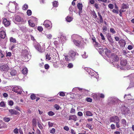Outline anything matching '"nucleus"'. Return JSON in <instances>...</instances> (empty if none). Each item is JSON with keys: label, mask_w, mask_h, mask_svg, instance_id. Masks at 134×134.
Masks as SVG:
<instances>
[{"label": "nucleus", "mask_w": 134, "mask_h": 134, "mask_svg": "<svg viewBox=\"0 0 134 134\" xmlns=\"http://www.w3.org/2000/svg\"><path fill=\"white\" fill-rule=\"evenodd\" d=\"M111 58L113 62H118L119 60V58L116 54L111 52Z\"/></svg>", "instance_id": "nucleus-1"}, {"label": "nucleus", "mask_w": 134, "mask_h": 134, "mask_svg": "<svg viewBox=\"0 0 134 134\" xmlns=\"http://www.w3.org/2000/svg\"><path fill=\"white\" fill-rule=\"evenodd\" d=\"M9 67L8 65L6 64H3L1 66V70L4 71H7L9 70Z\"/></svg>", "instance_id": "nucleus-2"}, {"label": "nucleus", "mask_w": 134, "mask_h": 134, "mask_svg": "<svg viewBox=\"0 0 134 134\" xmlns=\"http://www.w3.org/2000/svg\"><path fill=\"white\" fill-rule=\"evenodd\" d=\"M98 15L99 16V19L97 18L96 21L98 23H102L103 22V18L102 15H100L99 12H98Z\"/></svg>", "instance_id": "nucleus-3"}, {"label": "nucleus", "mask_w": 134, "mask_h": 134, "mask_svg": "<svg viewBox=\"0 0 134 134\" xmlns=\"http://www.w3.org/2000/svg\"><path fill=\"white\" fill-rule=\"evenodd\" d=\"M105 55L108 57H111V58L112 52H111V51L109 50V49H107V48L105 49Z\"/></svg>", "instance_id": "nucleus-4"}, {"label": "nucleus", "mask_w": 134, "mask_h": 134, "mask_svg": "<svg viewBox=\"0 0 134 134\" xmlns=\"http://www.w3.org/2000/svg\"><path fill=\"white\" fill-rule=\"evenodd\" d=\"M69 54L72 58H75V56L76 55H78V53H76V52H74V51H70L69 52Z\"/></svg>", "instance_id": "nucleus-5"}, {"label": "nucleus", "mask_w": 134, "mask_h": 134, "mask_svg": "<svg viewBox=\"0 0 134 134\" xmlns=\"http://www.w3.org/2000/svg\"><path fill=\"white\" fill-rule=\"evenodd\" d=\"M77 8H78L79 10V14H80L82 12V7L83 5L81 3H79L77 4Z\"/></svg>", "instance_id": "nucleus-6"}, {"label": "nucleus", "mask_w": 134, "mask_h": 134, "mask_svg": "<svg viewBox=\"0 0 134 134\" xmlns=\"http://www.w3.org/2000/svg\"><path fill=\"white\" fill-rule=\"evenodd\" d=\"M118 119V116H112L110 118V122H115L116 123Z\"/></svg>", "instance_id": "nucleus-7"}, {"label": "nucleus", "mask_w": 134, "mask_h": 134, "mask_svg": "<svg viewBox=\"0 0 134 134\" xmlns=\"http://www.w3.org/2000/svg\"><path fill=\"white\" fill-rule=\"evenodd\" d=\"M51 24V22L49 20H45L44 22V24L45 27L48 28H51L52 27L50 26V24Z\"/></svg>", "instance_id": "nucleus-8"}, {"label": "nucleus", "mask_w": 134, "mask_h": 134, "mask_svg": "<svg viewBox=\"0 0 134 134\" xmlns=\"http://www.w3.org/2000/svg\"><path fill=\"white\" fill-rule=\"evenodd\" d=\"M119 43L121 47H123L125 46L126 43L124 40H120L119 41Z\"/></svg>", "instance_id": "nucleus-9"}, {"label": "nucleus", "mask_w": 134, "mask_h": 134, "mask_svg": "<svg viewBox=\"0 0 134 134\" xmlns=\"http://www.w3.org/2000/svg\"><path fill=\"white\" fill-rule=\"evenodd\" d=\"M3 23L4 24L5 26H8L10 24V23L9 20H8L7 18H4L3 21Z\"/></svg>", "instance_id": "nucleus-10"}, {"label": "nucleus", "mask_w": 134, "mask_h": 134, "mask_svg": "<svg viewBox=\"0 0 134 134\" xmlns=\"http://www.w3.org/2000/svg\"><path fill=\"white\" fill-rule=\"evenodd\" d=\"M9 111L11 115H17V114H19V113L18 111H16V110H13V109L9 110Z\"/></svg>", "instance_id": "nucleus-11"}, {"label": "nucleus", "mask_w": 134, "mask_h": 134, "mask_svg": "<svg viewBox=\"0 0 134 134\" xmlns=\"http://www.w3.org/2000/svg\"><path fill=\"white\" fill-rule=\"evenodd\" d=\"M36 49L40 52H43L44 51V49L42 48L41 45H37L36 47Z\"/></svg>", "instance_id": "nucleus-12"}, {"label": "nucleus", "mask_w": 134, "mask_h": 134, "mask_svg": "<svg viewBox=\"0 0 134 134\" xmlns=\"http://www.w3.org/2000/svg\"><path fill=\"white\" fill-rule=\"evenodd\" d=\"M6 36L5 32L4 30L1 31V37L2 38H4Z\"/></svg>", "instance_id": "nucleus-13"}, {"label": "nucleus", "mask_w": 134, "mask_h": 134, "mask_svg": "<svg viewBox=\"0 0 134 134\" xmlns=\"http://www.w3.org/2000/svg\"><path fill=\"white\" fill-rule=\"evenodd\" d=\"M37 124V122L36 119H33L32 120V125H33V129L34 130V127H36Z\"/></svg>", "instance_id": "nucleus-14"}, {"label": "nucleus", "mask_w": 134, "mask_h": 134, "mask_svg": "<svg viewBox=\"0 0 134 134\" xmlns=\"http://www.w3.org/2000/svg\"><path fill=\"white\" fill-rule=\"evenodd\" d=\"M13 90L14 92H15V93H19L21 91L20 88L18 86L14 87Z\"/></svg>", "instance_id": "nucleus-15"}, {"label": "nucleus", "mask_w": 134, "mask_h": 134, "mask_svg": "<svg viewBox=\"0 0 134 134\" xmlns=\"http://www.w3.org/2000/svg\"><path fill=\"white\" fill-rule=\"evenodd\" d=\"M73 119L74 120L76 121L77 119V116L75 115H70L69 117V120Z\"/></svg>", "instance_id": "nucleus-16"}, {"label": "nucleus", "mask_w": 134, "mask_h": 134, "mask_svg": "<svg viewBox=\"0 0 134 134\" xmlns=\"http://www.w3.org/2000/svg\"><path fill=\"white\" fill-rule=\"evenodd\" d=\"M73 42L74 44L77 46H78V47L80 46L81 44V41H80L74 40Z\"/></svg>", "instance_id": "nucleus-17"}, {"label": "nucleus", "mask_w": 134, "mask_h": 134, "mask_svg": "<svg viewBox=\"0 0 134 134\" xmlns=\"http://www.w3.org/2000/svg\"><path fill=\"white\" fill-rule=\"evenodd\" d=\"M120 64L122 66H125L127 64V61L126 60H121Z\"/></svg>", "instance_id": "nucleus-18"}, {"label": "nucleus", "mask_w": 134, "mask_h": 134, "mask_svg": "<svg viewBox=\"0 0 134 134\" xmlns=\"http://www.w3.org/2000/svg\"><path fill=\"white\" fill-rule=\"evenodd\" d=\"M58 2L57 1H54L52 2V5L53 7H57L58 6Z\"/></svg>", "instance_id": "nucleus-19"}, {"label": "nucleus", "mask_w": 134, "mask_h": 134, "mask_svg": "<svg viewBox=\"0 0 134 134\" xmlns=\"http://www.w3.org/2000/svg\"><path fill=\"white\" fill-rule=\"evenodd\" d=\"M15 20L18 21H21L22 18L19 15H16L15 17Z\"/></svg>", "instance_id": "nucleus-20"}, {"label": "nucleus", "mask_w": 134, "mask_h": 134, "mask_svg": "<svg viewBox=\"0 0 134 134\" xmlns=\"http://www.w3.org/2000/svg\"><path fill=\"white\" fill-rule=\"evenodd\" d=\"M16 73V71L14 69L12 70L10 72V74L12 75H15Z\"/></svg>", "instance_id": "nucleus-21"}, {"label": "nucleus", "mask_w": 134, "mask_h": 134, "mask_svg": "<svg viewBox=\"0 0 134 134\" xmlns=\"http://www.w3.org/2000/svg\"><path fill=\"white\" fill-rule=\"evenodd\" d=\"M51 58L52 57L51 56L50 54H48V53H47L46 55V59L48 60H49L51 59Z\"/></svg>", "instance_id": "nucleus-22"}, {"label": "nucleus", "mask_w": 134, "mask_h": 134, "mask_svg": "<svg viewBox=\"0 0 134 134\" xmlns=\"http://www.w3.org/2000/svg\"><path fill=\"white\" fill-rule=\"evenodd\" d=\"M117 120L116 123V126L117 128H119V127H120V125L119 124L120 119L118 116H117Z\"/></svg>", "instance_id": "nucleus-23"}, {"label": "nucleus", "mask_w": 134, "mask_h": 134, "mask_svg": "<svg viewBox=\"0 0 134 134\" xmlns=\"http://www.w3.org/2000/svg\"><path fill=\"white\" fill-rule=\"evenodd\" d=\"M28 69L27 68H24L22 70V73L24 74H25L27 73Z\"/></svg>", "instance_id": "nucleus-24"}, {"label": "nucleus", "mask_w": 134, "mask_h": 134, "mask_svg": "<svg viewBox=\"0 0 134 134\" xmlns=\"http://www.w3.org/2000/svg\"><path fill=\"white\" fill-rule=\"evenodd\" d=\"M86 115L87 116H92L93 115V114L90 111L88 110L86 112Z\"/></svg>", "instance_id": "nucleus-25"}, {"label": "nucleus", "mask_w": 134, "mask_h": 134, "mask_svg": "<svg viewBox=\"0 0 134 134\" xmlns=\"http://www.w3.org/2000/svg\"><path fill=\"white\" fill-rule=\"evenodd\" d=\"M10 41L13 43H16V40L15 38H14L13 37H10L9 39Z\"/></svg>", "instance_id": "nucleus-26"}, {"label": "nucleus", "mask_w": 134, "mask_h": 134, "mask_svg": "<svg viewBox=\"0 0 134 134\" xmlns=\"http://www.w3.org/2000/svg\"><path fill=\"white\" fill-rule=\"evenodd\" d=\"M104 49L103 48H100L98 49V51L100 54H102L104 52Z\"/></svg>", "instance_id": "nucleus-27"}, {"label": "nucleus", "mask_w": 134, "mask_h": 134, "mask_svg": "<svg viewBox=\"0 0 134 134\" xmlns=\"http://www.w3.org/2000/svg\"><path fill=\"white\" fill-rule=\"evenodd\" d=\"M72 18L71 16H67L66 18V21L68 22H70V21H72Z\"/></svg>", "instance_id": "nucleus-28"}, {"label": "nucleus", "mask_w": 134, "mask_h": 134, "mask_svg": "<svg viewBox=\"0 0 134 134\" xmlns=\"http://www.w3.org/2000/svg\"><path fill=\"white\" fill-rule=\"evenodd\" d=\"M128 7L129 5H128L127 4H126V3L122 4V9H127V8Z\"/></svg>", "instance_id": "nucleus-29"}, {"label": "nucleus", "mask_w": 134, "mask_h": 134, "mask_svg": "<svg viewBox=\"0 0 134 134\" xmlns=\"http://www.w3.org/2000/svg\"><path fill=\"white\" fill-rule=\"evenodd\" d=\"M91 14L95 18H97V16L94 11H92L91 12Z\"/></svg>", "instance_id": "nucleus-30"}, {"label": "nucleus", "mask_w": 134, "mask_h": 134, "mask_svg": "<svg viewBox=\"0 0 134 134\" xmlns=\"http://www.w3.org/2000/svg\"><path fill=\"white\" fill-rule=\"evenodd\" d=\"M28 7L27 4H24L23 6V10H26L28 9Z\"/></svg>", "instance_id": "nucleus-31"}, {"label": "nucleus", "mask_w": 134, "mask_h": 134, "mask_svg": "<svg viewBox=\"0 0 134 134\" xmlns=\"http://www.w3.org/2000/svg\"><path fill=\"white\" fill-rule=\"evenodd\" d=\"M30 98L32 100H34V99H36V96L35 94H31L30 96Z\"/></svg>", "instance_id": "nucleus-32"}, {"label": "nucleus", "mask_w": 134, "mask_h": 134, "mask_svg": "<svg viewBox=\"0 0 134 134\" xmlns=\"http://www.w3.org/2000/svg\"><path fill=\"white\" fill-rule=\"evenodd\" d=\"M37 125H38V127L41 130H42V129H43V127L42 125H41L40 122H37Z\"/></svg>", "instance_id": "nucleus-33"}, {"label": "nucleus", "mask_w": 134, "mask_h": 134, "mask_svg": "<svg viewBox=\"0 0 134 134\" xmlns=\"http://www.w3.org/2000/svg\"><path fill=\"white\" fill-rule=\"evenodd\" d=\"M28 23L32 27H34V26H35V23H31V22L30 21V20L28 21Z\"/></svg>", "instance_id": "nucleus-34"}, {"label": "nucleus", "mask_w": 134, "mask_h": 134, "mask_svg": "<svg viewBox=\"0 0 134 134\" xmlns=\"http://www.w3.org/2000/svg\"><path fill=\"white\" fill-rule=\"evenodd\" d=\"M27 13L28 15H31L32 14V11L31 10H27Z\"/></svg>", "instance_id": "nucleus-35"}, {"label": "nucleus", "mask_w": 134, "mask_h": 134, "mask_svg": "<svg viewBox=\"0 0 134 134\" xmlns=\"http://www.w3.org/2000/svg\"><path fill=\"white\" fill-rule=\"evenodd\" d=\"M110 31L111 33H113V34H115L116 33V31L113 28H110Z\"/></svg>", "instance_id": "nucleus-36"}, {"label": "nucleus", "mask_w": 134, "mask_h": 134, "mask_svg": "<svg viewBox=\"0 0 134 134\" xmlns=\"http://www.w3.org/2000/svg\"><path fill=\"white\" fill-rule=\"evenodd\" d=\"M10 119L9 117H5L3 119V120L5 121H6V122H8L9 121H10Z\"/></svg>", "instance_id": "nucleus-37"}, {"label": "nucleus", "mask_w": 134, "mask_h": 134, "mask_svg": "<svg viewBox=\"0 0 134 134\" xmlns=\"http://www.w3.org/2000/svg\"><path fill=\"white\" fill-rule=\"evenodd\" d=\"M94 46L95 47H99L100 46V44L99 43H98V42H96V40L95 43L94 44Z\"/></svg>", "instance_id": "nucleus-38"}, {"label": "nucleus", "mask_w": 134, "mask_h": 134, "mask_svg": "<svg viewBox=\"0 0 134 134\" xmlns=\"http://www.w3.org/2000/svg\"><path fill=\"white\" fill-rule=\"evenodd\" d=\"M54 113L53 111H49L48 113V114L49 116H53L54 115Z\"/></svg>", "instance_id": "nucleus-39"}, {"label": "nucleus", "mask_w": 134, "mask_h": 134, "mask_svg": "<svg viewBox=\"0 0 134 134\" xmlns=\"http://www.w3.org/2000/svg\"><path fill=\"white\" fill-rule=\"evenodd\" d=\"M108 7L110 9H113L114 6L113 4H112V3H110L109 4Z\"/></svg>", "instance_id": "nucleus-40"}, {"label": "nucleus", "mask_w": 134, "mask_h": 134, "mask_svg": "<svg viewBox=\"0 0 134 134\" xmlns=\"http://www.w3.org/2000/svg\"><path fill=\"white\" fill-rule=\"evenodd\" d=\"M108 39L109 41L111 42H113V40L112 39L111 36H109L108 37Z\"/></svg>", "instance_id": "nucleus-41"}, {"label": "nucleus", "mask_w": 134, "mask_h": 134, "mask_svg": "<svg viewBox=\"0 0 134 134\" xmlns=\"http://www.w3.org/2000/svg\"><path fill=\"white\" fill-rule=\"evenodd\" d=\"M37 29L40 32H42L43 30L42 27H41V26H39V27H38Z\"/></svg>", "instance_id": "nucleus-42"}, {"label": "nucleus", "mask_w": 134, "mask_h": 134, "mask_svg": "<svg viewBox=\"0 0 134 134\" xmlns=\"http://www.w3.org/2000/svg\"><path fill=\"white\" fill-rule=\"evenodd\" d=\"M121 123L123 125H126V120H125V119H122L121 120Z\"/></svg>", "instance_id": "nucleus-43"}, {"label": "nucleus", "mask_w": 134, "mask_h": 134, "mask_svg": "<svg viewBox=\"0 0 134 134\" xmlns=\"http://www.w3.org/2000/svg\"><path fill=\"white\" fill-rule=\"evenodd\" d=\"M60 64L61 66L62 67H64V66L65 65V62L63 61H61Z\"/></svg>", "instance_id": "nucleus-44"}, {"label": "nucleus", "mask_w": 134, "mask_h": 134, "mask_svg": "<svg viewBox=\"0 0 134 134\" xmlns=\"http://www.w3.org/2000/svg\"><path fill=\"white\" fill-rule=\"evenodd\" d=\"M55 128H52L51 130L50 131V132L51 133H55Z\"/></svg>", "instance_id": "nucleus-45"}, {"label": "nucleus", "mask_w": 134, "mask_h": 134, "mask_svg": "<svg viewBox=\"0 0 134 134\" xmlns=\"http://www.w3.org/2000/svg\"><path fill=\"white\" fill-rule=\"evenodd\" d=\"M54 107L55 108H56V109L57 110H58V109H59L60 108V106L58 104H55L54 105Z\"/></svg>", "instance_id": "nucleus-46"}, {"label": "nucleus", "mask_w": 134, "mask_h": 134, "mask_svg": "<svg viewBox=\"0 0 134 134\" xmlns=\"http://www.w3.org/2000/svg\"><path fill=\"white\" fill-rule=\"evenodd\" d=\"M59 95L60 96H65V94L64 92H60L59 93Z\"/></svg>", "instance_id": "nucleus-47"}, {"label": "nucleus", "mask_w": 134, "mask_h": 134, "mask_svg": "<svg viewBox=\"0 0 134 134\" xmlns=\"http://www.w3.org/2000/svg\"><path fill=\"white\" fill-rule=\"evenodd\" d=\"M100 35L101 37V38H102V40H105V38L102 33H100Z\"/></svg>", "instance_id": "nucleus-48"}, {"label": "nucleus", "mask_w": 134, "mask_h": 134, "mask_svg": "<svg viewBox=\"0 0 134 134\" xmlns=\"http://www.w3.org/2000/svg\"><path fill=\"white\" fill-rule=\"evenodd\" d=\"M65 59L66 60L67 62H69V61H70V60L69 58H68V55H65Z\"/></svg>", "instance_id": "nucleus-49"}, {"label": "nucleus", "mask_w": 134, "mask_h": 134, "mask_svg": "<svg viewBox=\"0 0 134 134\" xmlns=\"http://www.w3.org/2000/svg\"><path fill=\"white\" fill-rule=\"evenodd\" d=\"M13 131L15 133H18L19 132L18 129L17 128H16Z\"/></svg>", "instance_id": "nucleus-50"}, {"label": "nucleus", "mask_w": 134, "mask_h": 134, "mask_svg": "<svg viewBox=\"0 0 134 134\" xmlns=\"http://www.w3.org/2000/svg\"><path fill=\"white\" fill-rule=\"evenodd\" d=\"M73 65L72 63H69L68 64V66L69 68H71L73 67Z\"/></svg>", "instance_id": "nucleus-51"}, {"label": "nucleus", "mask_w": 134, "mask_h": 134, "mask_svg": "<svg viewBox=\"0 0 134 134\" xmlns=\"http://www.w3.org/2000/svg\"><path fill=\"white\" fill-rule=\"evenodd\" d=\"M86 100L88 102H91L92 100V99L90 98H86Z\"/></svg>", "instance_id": "nucleus-52"}, {"label": "nucleus", "mask_w": 134, "mask_h": 134, "mask_svg": "<svg viewBox=\"0 0 134 134\" xmlns=\"http://www.w3.org/2000/svg\"><path fill=\"white\" fill-rule=\"evenodd\" d=\"M44 68L46 69H48L49 68V64H45L44 65Z\"/></svg>", "instance_id": "nucleus-53"}, {"label": "nucleus", "mask_w": 134, "mask_h": 134, "mask_svg": "<svg viewBox=\"0 0 134 134\" xmlns=\"http://www.w3.org/2000/svg\"><path fill=\"white\" fill-rule=\"evenodd\" d=\"M114 8L116 9V10H117V12L118 13H119V9H118V6H117L116 4H115L114 5Z\"/></svg>", "instance_id": "nucleus-54"}, {"label": "nucleus", "mask_w": 134, "mask_h": 134, "mask_svg": "<svg viewBox=\"0 0 134 134\" xmlns=\"http://www.w3.org/2000/svg\"><path fill=\"white\" fill-rule=\"evenodd\" d=\"M94 6L95 7L96 9H99V4L98 3H96L94 4Z\"/></svg>", "instance_id": "nucleus-55"}, {"label": "nucleus", "mask_w": 134, "mask_h": 134, "mask_svg": "<svg viewBox=\"0 0 134 134\" xmlns=\"http://www.w3.org/2000/svg\"><path fill=\"white\" fill-rule=\"evenodd\" d=\"M14 102L12 100H9V104L10 105H13Z\"/></svg>", "instance_id": "nucleus-56"}, {"label": "nucleus", "mask_w": 134, "mask_h": 134, "mask_svg": "<svg viewBox=\"0 0 134 134\" xmlns=\"http://www.w3.org/2000/svg\"><path fill=\"white\" fill-rule=\"evenodd\" d=\"M93 98L94 99H97L98 98V96L97 94H94L93 96Z\"/></svg>", "instance_id": "nucleus-57"}, {"label": "nucleus", "mask_w": 134, "mask_h": 134, "mask_svg": "<svg viewBox=\"0 0 134 134\" xmlns=\"http://www.w3.org/2000/svg\"><path fill=\"white\" fill-rule=\"evenodd\" d=\"M110 127L111 128V129L112 130H113V129H115V125L114 124H112L110 125Z\"/></svg>", "instance_id": "nucleus-58"}, {"label": "nucleus", "mask_w": 134, "mask_h": 134, "mask_svg": "<svg viewBox=\"0 0 134 134\" xmlns=\"http://www.w3.org/2000/svg\"><path fill=\"white\" fill-rule=\"evenodd\" d=\"M77 115L79 116H82L83 114L81 111H79L77 113Z\"/></svg>", "instance_id": "nucleus-59"}, {"label": "nucleus", "mask_w": 134, "mask_h": 134, "mask_svg": "<svg viewBox=\"0 0 134 134\" xmlns=\"http://www.w3.org/2000/svg\"><path fill=\"white\" fill-rule=\"evenodd\" d=\"M64 130H66V131H69V128L68 126H65L64 127Z\"/></svg>", "instance_id": "nucleus-60"}, {"label": "nucleus", "mask_w": 134, "mask_h": 134, "mask_svg": "<svg viewBox=\"0 0 134 134\" xmlns=\"http://www.w3.org/2000/svg\"><path fill=\"white\" fill-rule=\"evenodd\" d=\"M112 12H113V13H116V14H118V11H117V10H116V9H115V8L113 10Z\"/></svg>", "instance_id": "nucleus-61"}, {"label": "nucleus", "mask_w": 134, "mask_h": 134, "mask_svg": "<svg viewBox=\"0 0 134 134\" xmlns=\"http://www.w3.org/2000/svg\"><path fill=\"white\" fill-rule=\"evenodd\" d=\"M124 12V11H123V10H122V9L120 10H119V12H120L119 15L120 16H122V12Z\"/></svg>", "instance_id": "nucleus-62"}, {"label": "nucleus", "mask_w": 134, "mask_h": 134, "mask_svg": "<svg viewBox=\"0 0 134 134\" xmlns=\"http://www.w3.org/2000/svg\"><path fill=\"white\" fill-rule=\"evenodd\" d=\"M86 126L90 129H92V125H90V124H87Z\"/></svg>", "instance_id": "nucleus-63"}, {"label": "nucleus", "mask_w": 134, "mask_h": 134, "mask_svg": "<svg viewBox=\"0 0 134 134\" xmlns=\"http://www.w3.org/2000/svg\"><path fill=\"white\" fill-rule=\"evenodd\" d=\"M5 105V103L4 102H1V106L4 107Z\"/></svg>", "instance_id": "nucleus-64"}]
</instances>
